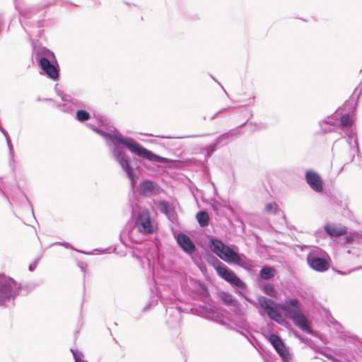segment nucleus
I'll return each instance as SVG.
<instances>
[{"label": "nucleus", "instance_id": "obj_25", "mask_svg": "<svg viewBox=\"0 0 362 362\" xmlns=\"http://www.w3.org/2000/svg\"><path fill=\"white\" fill-rule=\"evenodd\" d=\"M93 117L98 122V126L103 127L104 129L110 132V129L112 130L115 128L113 125L110 124L107 118L104 116H102L99 114H94Z\"/></svg>", "mask_w": 362, "mask_h": 362}, {"label": "nucleus", "instance_id": "obj_6", "mask_svg": "<svg viewBox=\"0 0 362 362\" xmlns=\"http://www.w3.org/2000/svg\"><path fill=\"white\" fill-rule=\"evenodd\" d=\"M35 288V286L33 283L21 284L17 286V283L13 279L0 274V305L11 298L14 300L19 294L28 295Z\"/></svg>", "mask_w": 362, "mask_h": 362}, {"label": "nucleus", "instance_id": "obj_17", "mask_svg": "<svg viewBox=\"0 0 362 362\" xmlns=\"http://www.w3.org/2000/svg\"><path fill=\"white\" fill-rule=\"evenodd\" d=\"M276 270L274 267L265 265L260 269L257 276V281L265 282L273 279L276 274Z\"/></svg>", "mask_w": 362, "mask_h": 362}, {"label": "nucleus", "instance_id": "obj_52", "mask_svg": "<svg viewBox=\"0 0 362 362\" xmlns=\"http://www.w3.org/2000/svg\"><path fill=\"white\" fill-rule=\"evenodd\" d=\"M77 266L81 269V272H85V267L87 264L81 261L77 262Z\"/></svg>", "mask_w": 362, "mask_h": 362}, {"label": "nucleus", "instance_id": "obj_8", "mask_svg": "<svg viewBox=\"0 0 362 362\" xmlns=\"http://www.w3.org/2000/svg\"><path fill=\"white\" fill-rule=\"evenodd\" d=\"M307 263L312 269L325 272L329 268L330 258L325 251L318 247H314L307 255Z\"/></svg>", "mask_w": 362, "mask_h": 362}, {"label": "nucleus", "instance_id": "obj_54", "mask_svg": "<svg viewBox=\"0 0 362 362\" xmlns=\"http://www.w3.org/2000/svg\"><path fill=\"white\" fill-rule=\"evenodd\" d=\"M282 361L283 362H290L291 360V354H288L287 355L285 356V358L284 356H283V358H281Z\"/></svg>", "mask_w": 362, "mask_h": 362}, {"label": "nucleus", "instance_id": "obj_53", "mask_svg": "<svg viewBox=\"0 0 362 362\" xmlns=\"http://www.w3.org/2000/svg\"><path fill=\"white\" fill-rule=\"evenodd\" d=\"M232 107H225V108H223L221 109V110L218 111L214 116L211 117V119H214L216 118V117L221 113V112H223L225 111H226L227 110H229V109H231Z\"/></svg>", "mask_w": 362, "mask_h": 362}, {"label": "nucleus", "instance_id": "obj_56", "mask_svg": "<svg viewBox=\"0 0 362 362\" xmlns=\"http://www.w3.org/2000/svg\"><path fill=\"white\" fill-rule=\"evenodd\" d=\"M202 308L204 310V311L206 313H214V310L211 308H207L206 306H203Z\"/></svg>", "mask_w": 362, "mask_h": 362}, {"label": "nucleus", "instance_id": "obj_16", "mask_svg": "<svg viewBox=\"0 0 362 362\" xmlns=\"http://www.w3.org/2000/svg\"><path fill=\"white\" fill-rule=\"evenodd\" d=\"M258 304L260 307L259 313L261 315H263V312L267 313L268 315L269 312L273 311L276 308H280V304L276 303L274 300L263 296H259L257 297Z\"/></svg>", "mask_w": 362, "mask_h": 362}, {"label": "nucleus", "instance_id": "obj_14", "mask_svg": "<svg viewBox=\"0 0 362 362\" xmlns=\"http://www.w3.org/2000/svg\"><path fill=\"white\" fill-rule=\"evenodd\" d=\"M305 181L310 187L316 192L323 190V181L321 176L313 170H308L305 174Z\"/></svg>", "mask_w": 362, "mask_h": 362}, {"label": "nucleus", "instance_id": "obj_47", "mask_svg": "<svg viewBox=\"0 0 362 362\" xmlns=\"http://www.w3.org/2000/svg\"><path fill=\"white\" fill-rule=\"evenodd\" d=\"M57 95L60 96L61 99L63 101H69L71 100V97L69 95L64 94V93H60L57 91Z\"/></svg>", "mask_w": 362, "mask_h": 362}, {"label": "nucleus", "instance_id": "obj_43", "mask_svg": "<svg viewBox=\"0 0 362 362\" xmlns=\"http://www.w3.org/2000/svg\"><path fill=\"white\" fill-rule=\"evenodd\" d=\"M230 307H231V310L235 313V314L237 315H241L242 313V310H241V304L240 303V302L238 300V305H235L234 303H233Z\"/></svg>", "mask_w": 362, "mask_h": 362}, {"label": "nucleus", "instance_id": "obj_21", "mask_svg": "<svg viewBox=\"0 0 362 362\" xmlns=\"http://www.w3.org/2000/svg\"><path fill=\"white\" fill-rule=\"evenodd\" d=\"M239 253L235 252L232 247L226 246L220 256V259L227 263H233L238 260Z\"/></svg>", "mask_w": 362, "mask_h": 362}, {"label": "nucleus", "instance_id": "obj_42", "mask_svg": "<svg viewBox=\"0 0 362 362\" xmlns=\"http://www.w3.org/2000/svg\"><path fill=\"white\" fill-rule=\"evenodd\" d=\"M198 257L199 258V262H193L202 272H203L206 269V265L202 260V257L200 253L198 254Z\"/></svg>", "mask_w": 362, "mask_h": 362}, {"label": "nucleus", "instance_id": "obj_31", "mask_svg": "<svg viewBox=\"0 0 362 362\" xmlns=\"http://www.w3.org/2000/svg\"><path fill=\"white\" fill-rule=\"evenodd\" d=\"M0 131L5 136L6 144H7V146H8V148L9 150V154H10L11 158L12 160H13V145L11 144L9 135H8V132H6V130L2 127L1 124L0 125Z\"/></svg>", "mask_w": 362, "mask_h": 362}, {"label": "nucleus", "instance_id": "obj_58", "mask_svg": "<svg viewBox=\"0 0 362 362\" xmlns=\"http://www.w3.org/2000/svg\"><path fill=\"white\" fill-rule=\"evenodd\" d=\"M295 337H296V338H298L300 341H304V338H303V337H302L299 334H298V333H295Z\"/></svg>", "mask_w": 362, "mask_h": 362}, {"label": "nucleus", "instance_id": "obj_60", "mask_svg": "<svg viewBox=\"0 0 362 362\" xmlns=\"http://www.w3.org/2000/svg\"><path fill=\"white\" fill-rule=\"evenodd\" d=\"M304 341H303V342H304L305 344H309V343L311 341V339H308V338H307V339H304Z\"/></svg>", "mask_w": 362, "mask_h": 362}, {"label": "nucleus", "instance_id": "obj_11", "mask_svg": "<svg viewBox=\"0 0 362 362\" xmlns=\"http://www.w3.org/2000/svg\"><path fill=\"white\" fill-rule=\"evenodd\" d=\"M136 192L141 197H151L159 194L161 187L156 182L146 179L139 183Z\"/></svg>", "mask_w": 362, "mask_h": 362}, {"label": "nucleus", "instance_id": "obj_59", "mask_svg": "<svg viewBox=\"0 0 362 362\" xmlns=\"http://www.w3.org/2000/svg\"><path fill=\"white\" fill-rule=\"evenodd\" d=\"M211 77L213 78V80H214L217 83H218L221 87H223L221 86V84L216 79L215 77H214L212 75H211ZM223 90H224V92L226 93V94H227L226 91L225 90V89L223 88H222Z\"/></svg>", "mask_w": 362, "mask_h": 362}, {"label": "nucleus", "instance_id": "obj_37", "mask_svg": "<svg viewBox=\"0 0 362 362\" xmlns=\"http://www.w3.org/2000/svg\"><path fill=\"white\" fill-rule=\"evenodd\" d=\"M356 94V102H355V106H354V109L356 108V106L358 105V101L362 94V79H361V83H359V85L355 88L354 93H353V95Z\"/></svg>", "mask_w": 362, "mask_h": 362}, {"label": "nucleus", "instance_id": "obj_7", "mask_svg": "<svg viewBox=\"0 0 362 362\" xmlns=\"http://www.w3.org/2000/svg\"><path fill=\"white\" fill-rule=\"evenodd\" d=\"M125 150L127 149L121 148L119 151H117V152L112 155V156L120 165L122 170L126 173L127 177L130 181L131 188L132 190H134L139 179L135 169L139 168V166L136 163H135L136 166L134 167V161L127 153Z\"/></svg>", "mask_w": 362, "mask_h": 362}, {"label": "nucleus", "instance_id": "obj_3", "mask_svg": "<svg viewBox=\"0 0 362 362\" xmlns=\"http://www.w3.org/2000/svg\"><path fill=\"white\" fill-rule=\"evenodd\" d=\"M56 2L57 0L52 1L43 0L37 5L19 10L21 23L29 36H32L35 32L28 30L27 28H42L44 26V18L46 14L45 9L50 6L55 5Z\"/></svg>", "mask_w": 362, "mask_h": 362}, {"label": "nucleus", "instance_id": "obj_9", "mask_svg": "<svg viewBox=\"0 0 362 362\" xmlns=\"http://www.w3.org/2000/svg\"><path fill=\"white\" fill-rule=\"evenodd\" d=\"M175 238L179 247L190 257L192 262H199L198 254L200 252L193 240L187 235L180 233L175 235Z\"/></svg>", "mask_w": 362, "mask_h": 362}, {"label": "nucleus", "instance_id": "obj_57", "mask_svg": "<svg viewBox=\"0 0 362 362\" xmlns=\"http://www.w3.org/2000/svg\"><path fill=\"white\" fill-rule=\"evenodd\" d=\"M73 104H74L75 105L78 106V107H86L85 104L83 103L82 102H76V103H74L73 101H71Z\"/></svg>", "mask_w": 362, "mask_h": 362}, {"label": "nucleus", "instance_id": "obj_38", "mask_svg": "<svg viewBox=\"0 0 362 362\" xmlns=\"http://www.w3.org/2000/svg\"><path fill=\"white\" fill-rule=\"evenodd\" d=\"M342 131L344 132L346 137H353V138L357 137L356 136V131L353 127V126L348 127L342 129Z\"/></svg>", "mask_w": 362, "mask_h": 362}, {"label": "nucleus", "instance_id": "obj_15", "mask_svg": "<svg viewBox=\"0 0 362 362\" xmlns=\"http://www.w3.org/2000/svg\"><path fill=\"white\" fill-rule=\"evenodd\" d=\"M267 339L271 343L280 358H283V356L285 357L286 355L290 353L282 339L277 334H270L267 337Z\"/></svg>", "mask_w": 362, "mask_h": 362}, {"label": "nucleus", "instance_id": "obj_1", "mask_svg": "<svg viewBox=\"0 0 362 362\" xmlns=\"http://www.w3.org/2000/svg\"><path fill=\"white\" fill-rule=\"evenodd\" d=\"M86 127L102 136L105 140L107 146H113L111 148L112 155L121 148H126L140 158L146 159L153 163H162L166 160L165 158L147 149L132 137L122 135L117 128L110 129L108 132L101 127H95L90 123H87Z\"/></svg>", "mask_w": 362, "mask_h": 362}, {"label": "nucleus", "instance_id": "obj_23", "mask_svg": "<svg viewBox=\"0 0 362 362\" xmlns=\"http://www.w3.org/2000/svg\"><path fill=\"white\" fill-rule=\"evenodd\" d=\"M346 142L348 143L349 148H350V160L349 163H351L354 161L355 158V153L357 154V156H359L361 153V151L359 148V145L358 142L357 137L353 138V137H346Z\"/></svg>", "mask_w": 362, "mask_h": 362}, {"label": "nucleus", "instance_id": "obj_4", "mask_svg": "<svg viewBox=\"0 0 362 362\" xmlns=\"http://www.w3.org/2000/svg\"><path fill=\"white\" fill-rule=\"evenodd\" d=\"M33 56L41 71L40 74L52 81L59 79V65L52 51L45 47H34Z\"/></svg>", "mask_w": 362, "mask_h": 362}, {"label": "nucleus", "instance_id": "obj_5", "mask_svg": "<svg viewBox=\"0 0 362 362\" xmlns=\"http://www.w3.org/2000/svg\"><path fill=\"white\" fill-rule=\"evenodd\" d=\"M280 308L300 330L313 334V329L308 325V318L302 310V305L298 298L286 300L283 304H280Z\"/></svg>", "mask_w": 362, "mask_h": 362}, {"label": "nucleus", "instance_id": "obj_64", "mask_svg": "<svg viewBox=\"0 0 362 362\" xmlns=\"http://www.w3.org/2000/svg\"><path fill=\"white\" fill-rule=\"evenodd\" d=\"M219 323L221 325H225V322H223V321H220Z\"/></svg>", "mask_w": 362, "mask_h": 362}, {"label": "nucleus", "instance_id": "obj_12", "mask_svg": "<svg viewBox=\"0 0 362 362\" xmlns=\"http://www.w3.org/2000/svg\"><path fill=\"white\" fill-rule=\"evenodd\" d=\"M189 281L192 293L197 296L202 302L207 303L211 300L209 288L204 282L192 277Z\"/></svg>", "mask_w": 362, "mask_h": 362}, {"label": "nucleus", "instance_id": "obj_61", "mask_svg": "<svg viewBox=\"0 0 362 362\" xmlns=\"http://www.w3.org/2000/svg\"><path fill=\"white\" fill-rule=\"evenodd\" d=\"M144 135L148 136H154L152 134H144Z\"/></svg>", "mask_w": 362, "mask_h": 362}, {"label": "nucleus", "instance_id": "obj_28", "mask_svg": "<svg viewBox=\"0 0 362 362\" xmlns=\"http://www.w3.org/2000/svg\"><path fill=\"white\" fill-rule=\"evenodd\" d=\"M354 120L351 117V116L347 113L342 115L339 117V128L342 130L348 127L353 126Z\"/></svg>", "mask_w": 362, "mask_h": 362}, {"label": "nucleus", "instance_id": "obj_32", "mask_svg": "<svg viewBox=\"0 0 362 362\" xmlns=\"http://www.w3.org/2000/svg\"><path fill=\"white\" fill-rule=\"evenodd\" d=\"M218 146L216 144L214 141L211 144L206 146L204 148L206 151L205 157L211 158L213 153L218 149Z\"/></svg>", "mask_w": 362, "mask_h": 362}, {"label": "nucleus", "instance_id": "obj_30", "mask_svg": "<svg viewBox=\"0 0 362 362\" xmlns=\"http://www.w3.org/2000/svg\"><path fill=\"white\" fill-rule=\"evenodd\" d=\"M158 208L162 214H164L166 216L173 207L168 202L165 200H160L158 203Z\"/></svg>", "mask_w": 362, "mask_h": 362}, {"label": "nucleus", "instance_id": "obj_18", "mask_svg": "<svg viewBox=\"0 0 362 362\" xmlns=\"http://www.w3.org/2000/svg\"><path fill=\"white\" fill-rule=\"evenodd\" d=\"M235 264L243 268L247 272H251L255 267L254 261L251 259L247 258L244 254L239 253L238 260L235 261Z\"/></svg>", "mask_w": 362, "mask_h": 362}, {"label": "nucleus", "instance_id": "obj_62", "mask_svg": "<svg viewBox=\"0 0 362 362\" xmlns=\"http://www.w3.org/2000/svg\"><path fill=\"white\" fill-rule=\"evenodd\" d=\"M95 4H100V2L98 0H93Z\"/></svg>", "mask_w": 362, "mask_h": 362}, {"label": "nucleus", "instance_id": "obj_51", "mask_svg": "<svg viewBox=\"0 0 362 362\" xmlns=\"http://www.w3.org/2000/svg\"><path fill=\"white\" fill-rule=\"evenodd\" d=\"M206 134H202V135H192V136H177V138H188V137H197V136H203ZM158 137L160 138H165V139H171V136H157Z\"/></svg>", "mask_w": 362, "mask_h": 362}, {"label": "nucleus", "instance_id": "obj_2", "mask_svg": "<svg viewBox=\"0 0 362 362\" xmlns=\"http://www.w3.org/2000/svg\"><path fill=\"white\" fill-rule=\"evenodd\" d=\"M204 258L214 269L217 274L228 283L235 288V292L240 294L247 302L252 303V300L249 298L246 293H247V286L237 274L222 262H221L211 251L204 249L202 254Z\"/></svg>", "mask_w": 362, "mask_h": 362}, {"label": "nucleus", "instance_id": "obj_33", "mask_svg": "<svg viewBox=\"0 0 362 362\" xmlns=\"http://www.w3.org/2000/svg\"><path fill=\"white\" fill-rule=\"evenodd\" d=\"M52 245H61V246H63L65 248H67V249H71V250H74L78 252H80V253H83V254H86V255H90V253H88V252H86L84 251H82V250H77L76 248H74L68 242H55L54 243L52 244Z\"/></svg>", "mask_w": 362, "mask_h": 362}, {"label": "nucleus", "instance_id": "obj_44", "mask_svg": "<svg viewBox=\"0 0 362 362\" xmlns=\"http://www.w3.org/2000/svg\"><path fill=\"white\" fill-rule=\"evenodd\" d=\"M321 127V130L322 132L324 133V134H327V133H329V132H334L335 130V128L336 127L335 126H332V125H325V127H324V125H322V127Z\"/></svg>", "mask_w": 362, "mask_h": 362}, {"label": "nucleus", "instance_id": "obj_55", "mask_svg": "<svg viewBox=\"0 0 362 362\" xmlns=\"http://www.w3.org/2000/svg\"><path fill=\"white\" fill-rule=\"evenodd\" d=\"M238 332L241 334L243 335V337H245L247 340L252 345L254 346L253 343L252 342V341L250 340V339L247 337V335L243 331V330H238Z\"/></svg>", "mask_w": 362, "mask_h": 362}, {"label": "nucleus", "instance_id": "obj_50", "mask_svg": "<svg viewBox=\"0 0 362 362\" xmlns=\"http://www.w3.org/2000/svg\"><path fill=\"white\" fill-rule=\"evenodd\" d=\"M275 322H276L277 324L280 325H282L284 326L285 322H286V320L285 318L284 317V316L281 315V316H279L275 321Z\"/></svg>", "mask_w": 362, "mask_h": 362}, {"label": "nucleus", "instance_id": "obj_41", "mask_svg": "<svg viewBox=\"0 0 362 362\" xmlns=\"http://www.w3.org/2000/svg\"><path fill=\"white\" fill-rule=\"evenodd\" d=\"M166 216L172 223H175L176 221L177 215L174 207L171 209V211H170L169 213H168Z\"/></svg>", "mask_w": 362, "mask_h": 362}, {"label": "nucleus", "instance_id": "obj_36", "mask_svg": "<svg viewBox=\"0 0 362 362\" xmlns=\"http://www.w3.org/2000/svg\"><path fill=\"white\" fill-rule=\"evenodd\" d=\"M337 122V119L332 117V116H328L327 117V119H324L322 120H321L320 122H319V124L320 127H322V125H333V126H335V123Z\"/></svg>", "mask_w": 362, "mask_h": 362}, {"label": "nucleus", "instance_id": "obj_13", "mask_svg": "<svg viewBox=\"0 0 362 362\" xmlns=\"http://www.w3.org/2000/svg\"><path fill=\"white\" fill-rule=\"evenodd\" d=\"M249 119H250V118L246 122L240 124L237 127L232 129L229 130L228 132L219 135L214 141L218 147L224 146L227 145L228 144H229L230 142H231L232 141H233L234 139L239 137L242 134V132H240L238 130V129L245 127L246 125V124L247 123V122L249 121Z\"/></svg>", "mask_w": 362, "mask_h": 362}, {"label": "nucleus", "instance_id": "obj_40", "mask_svg": "<svg viewBox=\"0 0 362 362\" xmlns=\"http://www.w3.org/2000/svg\"><path fill=\"white\" fill-rule=\"evenodd\" d=\"M279 310L281 308H276L275 310H273V311L269 312V315H267L271 320L273 321H276V320L281 315V313L279 312Z\"/></svg>", "mask_w": 362, "mask_h": 362}, {"label": "nucleus", "instance_id": "obj_63", "mask_svg": "<svg viewBox=\"0 0 362 362\" xmlns=\"http://www.w3.org/2000/svg\"><path fill=\"white\" fill-rule=\"evenodd\" d=\"M251 338H252L255 341H257V339L255 338V337L252 334H251Z\"/></svg>", "mask_w": 362, "mask_h": 362}, {"label": "nucleus", "instance_id": "obj_35", "mask_svg": "<svg viewBox=\"0 0 362 362\" xmlns=\"http://www.w3.org/2000/svg\"><path fill=\"white\" fill-rule=\"evenodd\" d=\"M265 211L270 214H275L278 210V205L275 202L268 203L265 205Z\"/></svg>", "mask_w": 362, "mask_h": 362}, {"label": "nucleus", "instance_id": "obj_26", "mask_svg": "<svg viewBox=\"0 0 362 362\" xmlns=\"http://www.w3.org/2000/svg\"><path fill=\"white\" fill-rule=\"evenodd\" d=\"M196 218L201 227H206L209 224V216L206 211H199L196 214Z\"/></svg>", "mask_w": 362, "mask_h": 362}, {"label": "nucleus", "instance_id": "obj_29", "mask_svg": "<svg viewBox=\"0 0 362 362\" xmlns=\"http://www.w3.org/2000/svg\"><path fill=\"white\" fill-rule=\"evenodd\" d=\"M90 114L86 110L79 109L76 112L75 118L80 122H87L90 119Z\"/></svg>", "mask_w": 362, "mask_h": 362}, {"label": "nucleus", "instance_id": "obj_24", "mask_svg": "<svg viewBox=\"0 0 362 362\" xmlns=\"http://www.w3.org/2000/svg\"><path fill=\"white\" fill-rule=\"evenodd\" d=\"M219 298L223 304L228 307H230L233 303L238 305V300L229 292H221L219 294Z\"/></svg>", "mask_w": 362, "mask_h": 362}, {"label": "nucleus", "instance_id": "obj_22", "mask_svg": "<svg viewBox=\"0 0 362 362\" xmlns=\"http://www.w3.org/2000/svg\"><path fill=\"white\" fill-rule=\"evenodd\" d=\"M209 246L211 249V250L218 257L221 255V253L225 250L226 245L224 243L217 238H212L209 240Z\"/></svg>", "mask_w": 362, "mask_h": 362}, {"label": "nucleus", "instance_id": "obj_48", "mask_svg": "<svg viewBox=\"0 0 362 362\" xmlns=\"http://www.w3.org/2000/svg\"><path fill=\"white\" fill-rule=\"evenodd\" d=\"M39 259H40V257L37 258L33 263L29 264L28 269L30 272H33L35 269Z\"/></svg>", "mask_w": 362, "mask_h": 362}, {"label": "nucleus", "instance_id": "obj_27", "mask_svg": "<svg viewBox=\"0 0 362 362\" xmlns=\"http://www.w3.org/2000/svg\"><path fill=\"white\" fill-rule=\"evenodd\" d=\"M362 241V231H354L346 235L344 238L345 244H351L354 242L361 243Z\"/></svg>", "mask_w": 362, "mask_h": 362}, {"label": "nucleus", "instance_id": "obj_45", "mask_svg": "<svg viewBox=\"0 0 362 362\" xmlns=\"http://www.w3.org/2000/svg\"><path fill=\"white\" fill-rule=\"evenodd\" d=\"M211 206L216 214H218V210L221 207V203L216 200H213L211 203Z\"/></svg>", "mask_w": 362, "mask_h": 362}, {"label": "nucleus", "instance_id": "obj_19", "mask_svg": "<svg viewBox=\"0 0 362 362\" xmlns=\"http://www.w3.org/2000/svg\"><path fill=\"white\" fill-rule=\"evenodd\" d=\"M324 230L331 238L341 236L346 234L347 233V228L345 226L337 228L335 226L329 225L328 223L324 226Z\"/></svg>", "mask_w": 362, "mask_h": 362}, {"label": "nucleus", "instance_id": "obj_39", "mask_svg": "<svg viewBox=\"0 0 362 362\" xmlns=\"http://www.w3.org/2000/svg\"><path fill=\"white\" fill-rule=\"evenodd\" d=\"M250 124L254 125L257 131L266 130L269 127L268 124L264 122H250Z\"/></svg>", "mask_w": 362, "mask_h": 362}, {"label": "nucleus", "instance_id": "obj_46", "mask_svg": "<svg viewBox=\"0 0 362 362\" xmlns=\"http://www.w3.org/2000/svg\"><path fill=\"white\" fill-rule=\"evenodd\" d=\"M157 301L158 300H151L150 302H148L144 308H143V311H146L147 310H148L152 306H154L155 305L157 304Z\"/></svg>", "mask_w": 362, "mask_h": 362}, {"label": "nucleus", "instance_id": "obj_20", "mask_svg": "<svg viewBox=\"0 0 362 362\" xmlns=\"http://www.w3.org/2000/svg\"><path fill=\"white\" fill-rule=\"evenodd\" d=\"M258 288L261 290L262 293L265 295L271 297V298H276L278 296V293L275 289V287L273 284L269 282H257Z\"/></svg>", "mask_w": 362, "mask_h": 362}, {"label": "nucleus", "instance_id": "obj_34", "mask_svg": "<svg viewBox=\"0 0 362 362\" xmlns=\"http://www.w3.org/2000/svg\"><path fill=\"white\" fill-rule=\"evenodd\" d=\"M71 351L73 354L75 362H88L87 361L83 359L84 356L82 352L74 349H71Z\"/></svg>", "mask_w": 362, "mask_h": 362}, {"label": "nucleus", "instance_id": "obj_10", "mask_svg": "<svg viewBox=\"0 0 362 362\" xmlns=\"http://www.w3.org/2000/svg\"><path fill=\"white\" fill-rule=\"evenodd\" d=\"M135 226L140 233L147 235L153 233V220L148 210L142 209L138 212L135 218Z\"/></svg>", "mask_w": 362, "mask_h": 362}, {"label": "nucleus", "instance_id": "obj_49", "mask_svg": "<svg viewBox=\"0 0 362 362\" xmlns=\"http://www.w3.org/2000/svg\"><path fill=\"white\" fill-rule=\"evenodd\" d=\"M322 355H323L324 356H325L327 359L332 361V362H334V361H335L336 358L334 357L332 354H327L325 353V351H322L320 352Z\"/></svg>", "mask_w": 362, "mask_h": 362}]
</instances>
